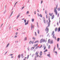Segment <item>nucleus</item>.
Wrapping results in <instances>:
<instances>
[{"label":"nucleus","instance_id":"obj_41","mask_svg":"<svg viewBox=\"0 0 60 60\" xmlns=\"http://www.w3.org/2000/svg\"><path fill=\"white\" fill-rule=\"evenodd\" d=\"M43 42H45V40L44 39H43Z\"/></svg>","mask_w":60,"mask_h":60},{"label":"nucleus","instance_id":"obj_46","mask_svg":"<svg viewBox=\"0 0 60 60\" xmlns=\"http://www.w3.org/2000/svg\"><path fill=\"white\" fill-rule=\"evenodd\" d=\"M35 36H37V34H36V32H35Z\"/></svg>","mask_w":60,"mask_h":60},{"label":"nucleus","instance_id":"obj_25","mask_svg":"<svg viewBox=\"0 0 60 60\" xmlns=\"http://www.w3.org/2000/svg\"><path fill=\"white\" fill-rule=\"evenodd\" d=\"M37 27H38V28H39V26H38V22H37Z\"/></svg>","mask_w":60,"mask_h":60},{"label":"nucleus","instance_id":"obj_39","mask_svg":"<svg viewBox=\"0 0 60 60\" xmlns=\"http://www.w3.org/2000/svg\"><path fill=\"white\" fill-rule=\"evenodd\" d=\"M57 48L58 49L59 48V46H58V44H57Z\"/></svg>","mask_w":60,"mask_h":60},{"label":"nucleus","instance_id":"obj_3","mask_svg":"<svg viewBox=\"0 0 60 60\" xmlns=\"http://www.w3.org/2000/svg\"><path fill=\"white\" fill-rule=\"evenodd\" d=\"M43 20L44 22V24H46V20H45V19L44 17H43Z\"/></svg>","mask_w":60,"mask_h":60},{"label":"nucleus","instance_id":"obj_12","mask_svg":"<svg viewBox=\"0 0 60 60\" xmlns=\"http://www.w3.org/2000/svg\"><path fill=\"white\" fill-rule=\"evenodd\" d=\"M18 58H19H19H20V55L19 54L18 55Z\"/></svg>","mask_w":60,"mask_h":60},{"label":"nucleus","instance_id":"obj_50","mask_svg":"<svg viewBox=\"0 0 60 60\" xmlns=\"http://www.w3.org/2000/svg\"><path fill=\"white\" fill-rule=\"evenodd\" d=\"M52 14H53V13H52V14H51V13L50 14V16H52Z\"/></svg>","mask_w":60,"mask_h":60},{"label":"nucleus","instance_id":"obj_64","mask_svg":"<svg viewBox=\"0 0 60 60\" xmlns=\"http://www.w3.org/2000/svg\"><path fill=\"white\" fill-rule=\"evenodd\" d=\"M34 60H36V58H35Z\"/></svg>","mask_w":60,"mask_h":60},{"label":"nucleus","instance_id":"obj_20","mask_svg":"<svg viewBox=\"0 0 60 60\" xmlns=\"http://www.w3.org/2000/svg\"><path fill=\"white\" fill-rule=\"evenodd\" d=\"M46 51H48V50L47 49H45L44 51V52H46Z\"/></svg>","mask_w":60,"mask_h":60},{"label":"nucleus","instance_id":"obj_26","mask_svg":"<svg viewBox=\"0 0 60 60\" xmlns=\"http://www.w3.org/2000/svg\"><path fill=\"white\" fill-rule=\"evenodd\" d=\"M34 19H32L31 20H32V22H34Z\"/></svg>","mask_w":60,"mask_h":60},{"label":"nucleus","instance_id":"obj_57","mask_svg":"<svg viewBox=\"0 0 60 60\" xmlns=\"http://www.w3.org/2000/svg\"><path fill=\"white\" fill-rule=\"evenodd\" d=\"M49 35V33H48L47 34V36H48Z\"/></svg>","mask_w":60,"mask_h":60},{"label":"nucleus","instance_id":"obj_15","mask_svg":"<svg viewBox=\"0 0 60 60\" xmlns=\"http://www.w3.org/2000/svg\"><path fill=\"white\" fill-rule=\"evenodd\" d=\"M13 11H12V12H11V15L10 16V17L9 18H10V17H11V15H12V14L13 13Z\"/></svg>","mask_w":60,"mask_h":60},{"label":"nucleus","instance_id":"obj_29","mask_svg":"<svg viewBox=\"0 0 60 60\" xmlns=\"http://www.w3.org/2000/svg\"><path fill=\"white\" fill-rule=\"evenodd\" d=\"M39 16H40V17H41H41H42V15H41V14H40V15Z\"/></svg>","mask_w":60,"mask_h":60},{"label":"nucleus","instance_id":"obj_19","mask_svg":"<svg viewBox=\"0 0 60 60\" xmlns=\"http://www.w3.org/2000/svg\"><path fill=\"white\" fill-rule=\"evenodd\" d=\"M39 41H38V40H37V41H36L34 42V43H37V42H38Z\"/></svg>","mask_w":60,"mask_h":60},{"label":"nucleus","instance_id":"obj_27","mask_svg":"<svg viewBox=\"0 0 60 60\" xmlns=\"http://www.w3.org/2000/svg\"><path fill=\"white\" fill-rule=\"evenodd\" d=\"M21 56L22 58H23V57H24V56H23V54H22L21 55Z\"/></svg>","mask_w":60,"mask_h":60},{"label":"nucleus","instance_id":"obj_7","mask_svg":"<svg viewBox=\"0 0 60 60\" xmlns=\"http://www.w3.org/2000/svg\"><path fill=\"white\" fill-rule=\"evenodd\" d=\"M49 24H50V22H51V21L50 20V19L49 18Z\"/></svg>","mask_w":60,"mask_h":60},{"label":"nucleus","instance_id":"obj_49","mask_svg":"<svg viewBox=\"0 0 60 60\" xmlns=\"http://www.w3.org/2000/svg\"><path fill=\"white\" fill-rule=\"evenodd\" d=\"M29 57V55H28L27 56V59H28V58Z\"/></svg>","mask_w":60,"mask_h":60},{"label":"nucleus","instance_id":"obj_33","mask_svg":"<svg viewBox=\"0 0 60 60\" xmlns=\"http://www.w3.org/2000/svg\"><path fill=\"white\" fill-rule=\"evenodd\" d=\"M50 41V39H49L48 40V43H50V42H49V41Z\"/></svg>","mask_w":60,"mask_h":60},{"label":"nucleus","instance_id":"obj_58","mask_svg":"<svg viewBox=\"0 0 60 60\" xmlns=\"http://www.w3.org/2000/svg\"><path fill=\"white\" fill-rule=\"evenodd\" d=\"M16 35H17L18 34V32H16Z\"/></svg>","mask_w":60,"mask_h":60},{"label":"nucleus","instance_id":"obj_38","mask_svg":"<svg viewBox=\"0 0 60 60\" xmlns=\"http://www.w3.org/2000/svg\"><path fill=\"white\" fill-rule=\"evenodd\" d=\"M57 10L58 11H59L60 10V8H58L57 9Z\"/></svg>","mask_w":60,"mask_h":60},{"label":"nucleus","instance_id":"obj_17","mask_svg":"<svg viewBox=\"0 0 60 60\" xmlns=\"http://www.w3.org/2000/svg\"><path fill=\"white\" fill-rule=\"evenodd\" d=\"M34 49V47H32V48H31V50H33V49Z\"/></svg>","mask_w":60,"mask_h":60},{"label":"nucleus","instance_id":"obj_53","mask_svg":"<svg viewBox=\"0 0 60 60\" xmlns=\"http://www.w3.org/2000/svg\"><path fill=\"white\" fill-rule=\"evenodd\" d=\"M34 56V54H32V57H33Z\"/></svg>","mask_w":60,"mask_h":60},{"label":"nucleus","instance_id":"obj_62","mask_svg":"<svg viewBox=\"0 0 60 60\" xmlns=\"http://www.w3.org/2000/svg\"><path fill=\"white\" fill-rule=\"evenodd\" d=\"M19 41H15V42H16V43H18V42Z\"/></svg>","mask_w":60,"mask_h":60},{"label":"nucleus","instance_id":"obj_52","mask_svg":"<svg viewBox=\"0 0 60 60\" xmlns=\"http://www.w3.org/2000/svg\"><path fill=\"white\" fill-rule=\"evenodd\" d=\"M59 16V14H58V15H57V17H58Z\"/></svg>","mask_w":60,"mask_h":60},{"label":"nucleus","instance_id":"obj_18","mask_svg":"<svg viewBox=\"0 0 60 60\" xmlns=\"http://www.w3.org/2000/svg\"><path fill=\"white\" fill-rule=\"evenodd\" d=\"M38 51H37L36 52L35 54V55H38L37 54H38Z\"/></svg>","mask_w":60,"mask_h":60},{"label":"nucleus","instance_id":"obj_63","mask_svg":"<svg viewBox=\"0 0 60 60\" xmlns=\"http://www.w3.org/2000/svg\"><path fill=\"white\" fill-rule=\"evenodd\" d=\"M55 40H56V37H55Z\"/></svg>","mask_w":60,"mask_h":60},{"label":"nucleus","instance_id":"obj_23","mask_svg":"<svg viewBox=\"0 0 60 60\" xmlns=\"http://www.w3.org/2000/svg\"><path fill=\"white\" fill-rule=\"evenodd\" d=\"M31 30H32V29H33V25H32V24H31Z\"/></svg>","mask_w":60,"mask_h":60},{"label":"nucleus","instance_id":"obj_21","mask_svg":"<svg viewBox=\"0 0 60 60\" xmlns=\"http://www.w3.org/2000/svg\"><path fill=\"white\" fill-rule=\"evenodd\" d=\"M9 44H10V43H8L6 46V47H8V46H9Z\"/></svg>","mask_w":60,"mask_h":60},{"label":"nucleus","instance_id":"obj_30","mask_svg":"<svg viewBox=\"0 0 60 60\" xmlns=\"http://www.w3.org/2000/svg\"><path fill=\"white\" fill-rule=\"evenodd\" d=\"M45 14H47V10H45Z\"/></svg>","mask_w":60,"mask_h":60},{"label":"nucleus","instance_id":"obj_4","mask_svg":"<svg viewBox=\"0 0 60 60\" xmlns=\"http://www.w3.org/2000/svg\"><path fill=\"white\" fill-rule=\"evenodd\" d=\"M34 41H30L29 42V44L30 45L31 44V43H32V44H34Z\"/></svg>","mask_w":60,"mask_h":60},{"label":"nucleus","instance_id":"obj_37","mask_svg":"<svg viewBox=\"0 0 60 60\" xmlns=\"http://www.w3.org/2000/svg\"><path fill=\"white\" fill-rule=\"evenodd\" d=\"M42 45H41L40 47H39V48H41L42 47Z\"/></svg>","mask_w":60,"mask_h":60},{"label":"nucleus","instance_id":"obj_42","mask_svg":"<svg viewBox=\"0 0 60 60\" xmlns=\"http://www.w3.org/2000/svg\"><path fill=\"white\" fill-rule=\"evenodd\" d=\"M39 57H40V58H41V57H43V56H41V55H40V56H39Z\"/></svg>","mask_w":60,"mask_h":60},{"label":"nucleus","instance_id":"obj_31","mask_svg":"<svg viewBox=\"0 0 60 60\" xmlns=\"http://www.w3.org/2000/svg\"><path fill=\"white\" fill-rule=\"evenodd\" d=\"M52 43H53V41L52 40V41L50 42V44H52Z\"/></svg>","mask_w":60,"mask_h":60},{"label":"nucleus","instance_id":"obj_13","mask_svg":"<svg viewBox=\"0 0 60 60\" xmlns=\"http://www.w3.org/2000/svg\"><path fill=\"white\" fill-rule=\"evenodd\" d=\"M42 52L41 51L40 52V56H41L42 55Z\"/></svg>","mask_w":60,"mask_h":60},{"label":"nucleus","instance_id":"obj_9","mask_svg":"<svg viewBox=\"0 0 60 60\" xmlns=\"http://www.w3.org/2000/svg\"><path fill=\"white\" fill-rule=\"evenodd\" d=\"M38 45V44H35L34 45V47H36Z\"/></svg>","mask_w":60,"mask_h":60},{"label":"nucleus","instance_id":"obj_43","mask_svg":"<svg viewBox=\"0 0 60 60\" xmlns=\"http://www.w3.org/2000/svg\"><path fill=\"white\" fill-rule=\"evenodd\" d=\"M43 3V1L41 0V4H42V3Z\"/></svg>","mask_w":60,"mask_h":60},{"label":"nucleus","instance_id":"obj_59","mask_svg":"<svg viewBox=\"0 0 60 60\" xmlns=\"http://www.w3.org/2000/svg\"><path fill=\"white\" fill-rule=\"evenodd\" d=\"M3 25V24H2L1 25V26H0V27L1 28L2 27V25Z\"/></svg>","mask_w":60,"mask_h":60},{"label":"nucleus","instance_id":"obj_45","mask_svg":"<svg viewBox=\"0 0 60 60\" xmlns=\"http://www.w3.org/2000/svg\"><path fill=\"white\" fill-rule=\"evenodd\" d=\"M18 2H16V3L15 5H16V4H17V3H18Z\"/></svg>","mask_w":60,"mask_h":60},{"label":"nucleus","instance_id":"obj_54","mask_svg":"<svg viewBox=\"0 0 60 60\" xmlns=\"http://www.w3.org/2000/svg\"><path fill=\"white\" fill-rule=\"evenodd\" d=\"M54 18V15H53V19Z\"/></svg>","mask_w":60,"mask_h":60},{"label":"nucleus","instance_id":"obj_16","mask_svg":"<svg viewBox=\"0 0 60 60\" xmlns=\"http://www.w3.org/2000/svg\"><path fill=\"white\" fill-rule=\"evenodd\" d=\"M57 28H55V32H56V31H57Z\"/></svg>","mask_w":60,"mask_h":60},{"label":"nucleus","instance_id":"obj_47","mask_svg":"<svg viewBox=\"0 0 60 60\" xmlns=\"http://www.w3.org/2000/svg\"><path fill=\"white\" fill-rule=\"evenodd\" d=\"M50 45H49L48 46V49H50Z\"/></svg>","mask_w":60,"mask_h":60},{"label":"nucleus","instance_id":"obj_24","mask_svg":"<svg viewBox=\"0 0 60 60\" xmlns=\"http://www.w3.org/2000/svg\"><path fill=\"white\" fill-rule=\"evenodd\" d=\"M60 40V38H58L57 39V41H59Z\"/></svg>","mask_w":60,"mask_h":60},{"label":"nucleus","instance_id":"obj_40","mask_svg":"<svg viewBox=\"0 0 60 60\" xmlns=\"http://www.w3.org/2000/svg\"><path fill=\"white\" fill-rule=\"evenodd\" d=\"M26 19H25V20H24L25 23H26Z\"/></svg>","mask_w":60,"mask_h":60},{"label":"nucleus","instance_id":"obj_2","mask_svg":"<svg viewBox=\"0 0 60 60\" xmlns=\"http://www.w3.org/2000/svg\"><path fill=\"white\" fill-rule=\"evenodd\" d=\"M58 7L57 5H56V8H54V12H55V14H56V15H57V10L56 9L57 8V7Z\"/></svg>","mask_w":60,"mask_h":60},{"label":"nucleus","instance_id":"obj_6","mask_svg":"<svg viewBox=\"0 0 60 60\" xmlns=\"http://www.w3.org/2000/svg\"><path fill=\"white\" fill-rule=\"evenodd\" d=\"M28 22H29V20H28V21H27L26 22H25V25H26L27 24H28Z\"/></svg>","mask_w":60,"mask_h":60},{"label":"nucleus","instance_id":"obj_14","mask_svg":"<svg viewBox=\"0 0 60 60\" xmlns=\"http://www.w3.org/2000/svg\"><path fill=\"white\" fill-rule=\"evenodd\" d=\"M58 32H60V27L59 28H58Z\"/></svg>","mask_w":60,"mask_h":60},{"label":"nucleus","instance_id":"obj_60","mask_svg":"<svg viewBox=\"0 0 60 60\" xmlns=\"http://www.w3.org/2000/svg\"><path fill=\"white\" fill-rule=\"evenodd\" d=\"M34 14H36V11H34Z\"/></svg>","mask_w":60,"mask_h":60},{"label":"nucleus","instance_id":"obj_1","mask_svg":"<svg viewBox=\"0 0 60 60\" xmlns=\"http://www.w3.org/2000/svg\"><path fill=\"white\" fill-rule=\"evenodd\" d=\"M46 23L47 24H48V26H47L45 29V31L46 32L47 34L48 33V32H49V28L48 27L49 26H50V24H49V22H48V20H47L46 21Z\"/></svg>","mask_w":60,"mask_h":60},{"label":"nucleus","instance_id":"obj_44","mask_svg":"<svg viewBox=\"0 0 60 60\" xmlns=\"http://www.w3.org/2000/svg\"><path fill=\"white\" fill-rule=\"evenodd\" d=\"M46 47L45 46V47H44V50H45V49H46Z\"/></svg>","mask_w":60,"mask_h":60},{"label":"nucleus","instance_id":"obj_11","mask_svg":"<svg viewBox=\"0 0 60 60\" xmlns=\"http://www.w3.org/2000/svg\"><path fill=\"white\" fill-rule=\"evenodd\" d=\"M20 13L18 15L17 17L16 18V19H18V18H19V15H20Z\"/></svg>","mask_w":60,"mask_h":60},{"label":"nucleus","instance_id":"obj_36","mask_svg":"<svg viewBox=\"0 0 60 60\" xmlns=\"http://www.w3.org/2000/svg\"><path fill=\"white\" fill-rule=\"evenodd\" d=\"M29 13V11H27L26 12V14L27 15V14H28V13Z\"/></svg>","mask_w":60,"mask_h":60},{"label":"nucleus","instance_id":"obj_28","mask_svg":"<svg viewBox=\"0 0 60 60\" xmlns=\"http://www.w3.org/2000/svg\"><path fill=\"white\" fill-rule=\"evenodd\" d=\"M38 34H39V32H40V31H39V30H38Z\"/></svg>","mask_w":60,"mask_h":60},{"label":"nucleus","instance_id":"obj_8","mask_svg":"<svg viewBox=\"0 0 60 60\" xmlns=\"http://www.w3.org/2000/svg\"><path fill=\"white\" fill-rule=\"evenodd\" d=\"M42 42H43V39H41L40 41V43H41Z\"/></svg>","mask_w":60,"mask_h":60},{"label":"nucleus","instance_id":"obj_48","mask_svg":"<svg viewBox=\"0 0 60 60\" xmlns=\"http://www.w3.org/2000/svg\"><path fill=\"white\" fill-rule=\"evenodd\" d=\"M38 14V17H40V15H39V14L38 13L37 14Z\"/></svg>","mask_w":60,"mask_h":60},{"label":"nucleus","instance_id":"obj_51","mask_svg":"<svg viewBox=\"0 0 60 60\" xmlns=\"http://www.w3.org/2000/svg\"><path fill=\"white\" fill-rule=\"evenodd\" d=\"M55 49H56V47L55 46L54 47V49L53 51H54V50H55Z\"/></svg>","mask_w":60,"mask_h":60},{"label":"nucleus","instance_id":"obj_35","mask_svg":"<svg viewBox=\"0 0 60 60\" xmlns=\"http://www.w3.org/2000/svg\"><path fill=\"white\" fill-rule=\"evenodd\" d=\"M35 41V38L34 37H33L32 38Z\"/></svg>","mask_w":60,"mask_h":60},{"label":"nucleus","instance_id":"obj_55","mask_svg":"<svg viewBox=\"0 0 60 60\" xmlns=\"http://www.w3.org/2000/svg\"><path fill=\"white\" fill-rule=\"evenodd\" d=\"M24 6H23V7H22V9H24Z\"/></svg>","mask_w":60,"mask_h":60},{"label":"nucleus","instance_id":"obj_34","mask_svg":"<svg viewBox=\"0 0 60 60\" xmlns=\"http://www.w3.org/2000/svg\"><path fill=\"white\" fill-rule=\"evenodd\" d=\"M36 56L37 57H38L39 56V55L38 54H37L36 55Z\"/></svg>","mask_w":60,"mask_h":60},{"label":"nucleus","instance_id":"obj_10","mask_svg":"<svg viewBox=\"0 0 60 60\" xmlns=\"http://www.w3.org/2000/svg\"><path fill=\"white\" fill-rule=\"evenodd\" d=\"M27 40V38L26 37H25L24 39V41H26Z\"/></svg>","mask_w":60,"mask_h":60},{"label":"nucleus","instance_id":"obj_32","mask_svg":"<svg viewBox=\"0 0 60 60\" xmlns=\"http://www.w3.org/2000/svg\"><path fill=\"white\" fill-rule=\"evenodd\" d=\"M54 53H56V55H57V52L56 51V52H54Z\"/></svg>","mask_w":60,"mask_h":60},{"label":"nucleus","instance_id":"obj_22","mask_svg":"<svg viewBox=\"0 0 60 60\" xmlns=\"http://www.w3.org/2000/svg\"><path fill=\"white\" fill-rule=\"evenodd\" d=\"M50 55V54H48V55H47V56H48L50 58V55Z\"/></svg>","mask_w":60,"mask_h":60},{"label":"nucleus","instance_id":"obj_56","mask_svg":"<svg viewBox=\"0 0 60 60\" xmlns=\"http://www.w3.org/2000/svg\"><path fill=\"white\" fill-rule=\"evenodd\" d=\"M10 56H13V54H11L10 55Z\"/></svg>","mask_w":60,"mask_h":60},{"label":"nucleus","instance_id":"obj_5","mask_svg":"<svg viewBox=\"0 0 60 60\" xmlns=\"http://www.w3.org/2000/svg\"><path fill=\"white\" fill-rule=\"evenodd\" d=\"M53 38H55V34H54V31H53Z\"/></svg>","mask_w":60,"mask_h":60},{"label":"nucleus","instance_id":"obj_61","mask_svg":"<svg viewBox=\"0 0 60 60\" xmlns=\"http://www.w3.org/2000/svg\"><path fill=\"white\" fill-rule=\"evenodd\" d=\"M8 52H6L5 54V55H6V54Z\"/></svg>","mask_w":60,"mask_h":60}]
</instances>
